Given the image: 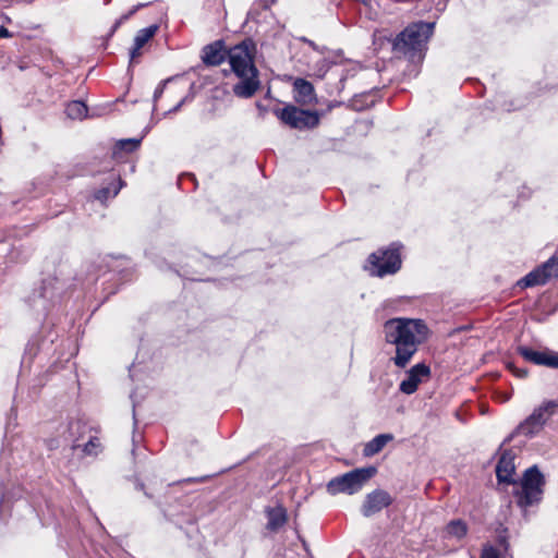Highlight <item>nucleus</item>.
Returning <instances> with one entry per match:
<instances>
[{
    "label": "nucleus",
    "instance_id": "c756f323",
    "mask_svg": "<svg viewBox=\"0 0 558 558\" xmlns=\"http://www.w3.org/2000/svg\"><path fill=\"white\" fill-rule=\"evenodd\" d=\"M192 99H193V94L190 93L184 98H182L181 101H179V104L177 106H174L172 109H170L168 111V113H175V112H178L184 104L191 101Z\"/></svg>",
    "mask_w": 558,
    "mask_h": 558
},
{
    "label": "nucleus",
    "instance_id": "5701e85b",
    "mask_svg": "<svg viewBox=\"0 0 558 558\" xmlns=\"http://www.w3.org/2000/svg\"><path fill=\"white\" fill-rule=\"evenodd\" d=\"M66 116L72 120H82L88 113L87 106L80 100H73L65 108Z\"/></svg>",
    "mask_w": 558,
    "mask_h": 558
},
{
    "label": "nucleus",
    "instance_id": "c9c22d12",
    "mask_svg": "<svg viewBox=\"0 0 558 558\" xmlns=\"http://www.w3.org/2000/svg\"><path fill=\"white\" fill-rule=\"evenodd\" d=\"M305 43H307L311 47H313L314 49H316V45L314 44V41L310 40V39H304Z\"/></svg>",
    "mask_w": 558,
    "mask_h": 558
},
{
    "label": "nucleus",
    "instance_id": "0eeeda50",
    "mask_svg": "<svg viewBox=\"0 0 558 558\" xmlns=\"http://www.w3.org/2000/svg\"><path fill=\"white\" fill-rule=\"evenodd\" d=\"M544 476L536 465L529 468L523 475L520 486L513 492L515 502L521 508L538 502L543 495Z\"/></svg>",
    "mask_w": 558,
    "mask_h": 558
},
{
    "label": "nucleus",
    "instance_id": "f3484780",
    "mask_svg": "<svg viewBox=\"0 0 558 558\" xmlns=\"http://www.w3.org/2000/svg\"><path fill=\"white\" fill-rule=\"evenodd\" d=\"M295 99L302 104H308L315 96V89L312 83L304 78H296L293 83Z\"/></svg>",
    "mask_w": 558,
    "mask_h": 558
},
{
    "label": "nucleus",
    "instance_id": "f704fd0d",
    "mask_svg": "<svg viewBox=\"0 0 558 558\" xmlns=\"http://www.w3.org/2000/svg\"><path fill=\"white\" fill-rule=\"evenodd\" d=\"M125 21H121V17L119 20L116 21V23L113 24L112 26V32H116L122 23H124Z\"/></svg>",
    "mask_w": 558,
    "mask_h": 558
},
{
    "label": "nucleus",
    "instance_id": "f03ea898",
    "mask_svg": "<svg viewBox=\"0 0 558 558\" xmlns=\"http://www.w3.org/2000/svg\"><path fill=\"white\" fill-rule=\"evenodd\" d=\"M256 45L246 38L228 49V62L239 82L232 86V93L238 98H252L260 88L259 71L255 65Z\"/></svg>",
    "mask_w": 558,
    "mask_h": 558
},
{
    "label": "nucleus",
    "instance_id": "473e14b6",
    "mask_svg": "<svg viewBox=\"0 0 558 558\" xmlns=\"http://www.w3.org/2000/svg\"><path fill=\"white\" fill-rule=\"evenodd\" d=\"M47 446H48V448L50 450H52V449L59 448L60 444H59V441L57 439H50V440L47 441Z\"/></svg>",
    "mask_w": 558,
    "mask_h": 558
},
{
    "label": "nucleus",
    "instance_id": "20e7f679",
    "mask_svg": "<svg viewBox=\"0 0 558 558\" xmlns=\"http://www.w3.org/2000/svg\"><path fill=\"white\" fill-rule=\"evenodd\" d=\"M400 242H392L387 247L378 248L368 256V271L372 276L384 278L397 274L402 266Z\"/></svg>",
    "mask_w": 558,
    "mask_h": 558
},
{
    "label": "nucleus",
    "instance_id": "aec40b11",
    "mask_svg": "<svg viewBox=\"0 0 558 558\" xmlns=\"http://www.w3.org/2000/svg\"><path fill=\"white\" fill-rule=\"evenodd\" d=\"M109 177L112 181H117L118 183L114 184L113 182H111L109 185L102 186L99 190H97L94 194V197L102 203L111 197L117 196V194L123 186V181L119 177H117L116 173H110Z\"/></svg>",
    "mask_w": 558,
    "mask_h": 558
},
{
    "label": "nucleus",
    "instance_id": "ddd939ff",
    "mask_svg": "<svg viewBox=\"0 0 558 558\" xmlns=\"http://www.w3.org/2000/svg\"><path fill=\"white\" fill-rule=\"evenodd\" d=\"M392 504V497L383 489H375L367 494L362 505L361 512L365 518H369Z\"/></svg>",
    "mask_w": 558,
    "mask_h": 558
},
{
    "label": "nucleus",
    "instance_id": "7ed1b4c3",
    "mask_svg": "<svg viewBox=\"0 0 558 558\" xmlns=\"http://www.w3.org/2000/svg\"><path fill=\"white\" fill-rule=\"evenodd\" d=\"M434 22H417L405 27L392 40V51L397 56H404L410 60L422 58L425 44L433 35Z\"/></svg>",
    "mask_w": 558,
    "mask_h": 558
},
{
    "label": "nucleus",
    "instance_id": "b1692460",
    "mask_svg": "<svg viewBox=\"0 0 558 558\" xmlns=\"http://www.w3.org/2000/svg\"><path fill=\"white\" fill-rule=\"evenodd\" d=\"M142 138H126L119 141L113 149L112 157L119 158L122 151L132 153L141 145Z\"/></svg>",
    "mask_w": 558,
    "mask_h": 558
},
{
    "label": "nucleus",
    "instance_id": "2eb2a0df",
    "mask_svg": "<svg viewBox=\"0 0 558 558\" xmlns=\"http://www.w3.org/2000/svg\"><path fill=\"white\" fill-rule=\"evenodd\" d=\"M514 456L511 450H504L496 465V475L499 482L512 483L514 473Z\"/></svg>",
    "mask_w": 558,
    "mask_h": 558
},
{
    "label": "nucleus",
    "instance_id": "f257e3e1",
    "mask_svg": "<svg viewBox=\"0 0 558 558\" xmlns=\"http://www.w3.org/2000/svg\"><path fill=\"white\" fill-rule=\"evenodd\" d=\"M383 329L386 343L395 345L396 354L391 361L399 368H404L410 363L429 335L425 322L415 318H390L384 323Z\"/></svg>",
    "mask_w": 558,
    "mask_h": 558
},
{
    "label": "nucleus",
    "instance_id": "7c9ffc66",
    "mask_svg": "<svg viewBox=\"0 0 558 558\" xmlns=\"http://www.w3.org/2000/svg\"><path fill=\"white\" fill-rule=\"evenodd\" d=\"M170 81V78L162 81L155 89L154 93V101L156 102L162 95L166 84Z\"/></svg>",
    "mask_w": 558,
    "mask_h": 558
},
{
    "label": "nucleus",
    "instance_id": "4be33fe9",
    "mask_svg": "<svg viewBox=\"0 0 558 558\" xmlns=\"http://www.w3.org/2000/svg\"><path fill=\"white\" fill-rule=\"evenodd\" d=\"M542 272L543 270H537V268L533 269L518 281V286L521 288H530L547 283L545 276Z\"/></svg>",
    "mask_w": 558,
    "mask_h": 558
},
{
    "label": "nucleus",
    "instance_id": "2f4dec72",
    "mask_svg": "<svg viewBox=\"0 0 558 558\" xmlns=\"http://www.w3.org/2000/svg\"><path fill=\"white\" fill-rule=\"evenodd\" d=\"M146 4L144 3H140L135 7H133L128 13L123 14L121 16V21H128L133 14H135L137 12V10H140L141 8H144Z\"/></svg>",
    "mask_w": 558,
    "mask_h": 558
},
{
    "label": "nucleus",
    "instance_id": "6e6552de",
    "mask_svg": "<svg viewBox=\"0 0 558 558\" xmlns=\"http://www.w3.org/2000/svg\"><path fill=\"white\" fill-rule=\"evenodd\" d=\"M276 114L284 124L292 129H313L319 123V114L317 111L304 110L292 105L277 110Z\"/></svg>",
    "mask_w": 558,
    "mask_h": 558
},
{
    "label": "nucleus",
    "instance_id": "1a4fd4ad",
    "mask_svg": "<svg viewBox=\"0 0 558 558\" xmlns=\"http://www.w3.org/2000/svg\"><path fill=\"white\" fill-rule=\"evenodd\" d=\"M276 114L284 124L292 129H313L319 123V114L317 111L304 110L292 105L277 110Z\"/></svg>",
    "mask_w": 558,
    "mask_h": 558
},
{
    "label": "nucleus",
    "instance_id": "72a5a7b5",
    "mask_svg": "<svg viewBox=\"0 0 558 558\" xmlns=\"http://www.w3.org/2000/svg\"><path fill=\"white\" fill-rule=\"evenodd\" d=\"M9 31L4 26H0V38L10 37Z\"/></svg>",
    "mask_w": 558,
    "mask_h": 558
},
{
    "label": "nucleus",
    "instance_id": "bb28decb",
    "mask_svg": "<svg viewBox=\"0 0 558 558\" xmlns=\"http://www.w3.org/2000/svg\"><path fill=\"white\" fill-rule=\"evenodd\" d=\"M102 447L100 440L95 437L90 436L88 441L83 446V452L85 456L89 457H96L99 452H101Z\"/></svg>",
    "mask_w": 558,
    "mask_h": 558
},
{
    "label": "nucleus",
    "instance_id": "cd10ccee",
    "mask_svg": "<svg viewBox=\"0 0 558 558\" xmlns=\"http://www.w3.org/2000/svg\"><path fill=\"white\" fill-rule=\"evenodd\" d=\"M481 558H500V553L496 547L485 545L482 549Z\"/></svg>",
    "mask_w": 558,
    "mask_h": 558
},
{
    "label": "nucleus",
    "instance_id": "423d86ee",
    "mask_svg": "<svg viewBox=\"0 0 558 558\" xmlns=\"http://www.w3.org/2000/svg\"><path fill=\"white\" fill-rule=\"evenodd\" d=\"M377 472L375 466L354 469L345 474L336 476L327 484V492L330 495L357 493L363 485L372 478Z\"/></svg>",
    "mask_w": 558,
    "mask_h": 558
},
{
    "label": "nucleus",
    "instance_id": "39448f33",
    "mask_svg": "<svg viewBox=\"0 0 558 558\" xmlns=\"http://www.w3.org/2000/svg\"><path fill=\"white\" fill-rule=\"evenodd\" d=\"M558 410V401L556 400H547L544 401L541 405L535 408L533 412L521 422L511 436L506 439L509 441L514 435H522L527 438H532L541 433L544 428L546 422L557 412Z\"/></svg>",
    "mask_w": 558,
    "mask_h": 558
},
{
    "label": "nucleus",
    "instance_id": "a211bd4d",
    "mask_svg": "<svg viewBox=\"0 0 558 558\" xmlns=\"http://www.w3.org/2000/svg\"><path fill=\"white\" fill-rule=\"evenodd\" d=\"M267 514V529L269 531H277L281 526H283L287 522L288 515L287 510L282 506H277L275 508H268L266 510Z\"/></svg>",
    "mask_w": 558,
    "mask_h": 558
},
{
    "label": "nucleus",
    "instance_id": "c85d7f7f",
    "mask_svg": "<svg viewBox=\"0 0 558 558\" xmlns=\"http://www.w3.org/2000/svg\"><path fill=\"white\" fill-rule=\"evenodd\" d=\"M508 369L512 372V374L519 378H525L527 377V369L526 368H519L513 363H509L507 365Z\"/></svg>",
    "mask_w": 558,
    "mask_h": 558
},
{
    "label": "nucleus",
    "instance_id": "412c9836",
    "mask_svg": "<svg viewBox=\"0 0 558 558\" xmlns=\"http://www.w3.org/2000/svg\"><path fill=\"white\" fill-rule=\"evenodd\" d=\"M87 426L81 420L71 421L68 426L70 436L72 437L71 449L76 450L81 447L78 440L85 435Z\"/></svg>",
    "mask_w": 558,
    "mask_h": 558
},
{
    "label": "nucleus",
    "instance_id": "393cba45",
    "mask_svg": "<svg viewBox=\"0 0 558 558\" xmlns=\"http://www.w3.org/2000/svg\"><path fill=\"white\" fill-rule=\"evenodd\" d=\"M537 270H543L546 281L548 282L551 278H558V256H551L541 266L536 267Z\"/></svg>",
    "mask_w": 558,
    "mask_h": 558
},
{
    "label": "nucleus",
    "instance_id": "a878e982",
    "mask_svg": "<svg viewBox=\"0 0 558 558\" xmlns=\"http://www.w3.org/2000/svg\"><path fill=\"white\" fill-rule=\"evenodd\" d=\"M468 526L462 520H452L447 524V533L457 538H462L466 535Z\"/></svg>",
    "mask_w": 558,
    "mask_h": 558
},
{
    "label": "nucleus",
    "instance_id": "f8f14e48",
    "mask_svg": "<svg viewBox=\"0 0 558 558\" xmlns=\"http://www.w3.org/2000/svg\"><path fill=\"white\" fill-rule=\"evenodd\" d=\"M429 377L430 367L427 364H415L405 373V378L400 383L399 390L405 395H413L418 386L428 380Z\"/></svg>",
    "mask_w": 558,
    "mask_h": 558
},
{
    "label": "nucleus",
    "instance_id": "e433bc0d",
    "mask_svg": "<svg viewBox=\"0 0 558 558\" xmlns=\"http://www.w3.org/2000/svg\"><path fill=\"white\" fill-rule=\"evenodd\" d=\"M136 488L140 489V490H144V484L143 483H137L136 484Z\"/></svg>",
    "mask_w": 558,
    "mask_h": 558
},
{
    "label": "nucleus",
    "instance_id": "6ab92c4d",
    "mask_svg": "<svg viewBox=\"0 0 558 558\" xmlns=\"http://www.w3.org/2000/svg\"><path fill=\"white\" fill-rule=\"evenodd\" d=\"M393 439L392 434H379L375 436L372 440L365 444L363 448L364 457H373L380 452L384 447Z\"/></svg>",
    "mask_w": 558,
    "mask_h": 558
},
{
    "label": "nucleus",
    "instance_id": "4468645a",
    "mask_svg": "<svg viewBox=\"0 0 558 558\" xmlns=\"http://www.w3.org/2000/svg\"><path fill=\"white\" fill-rule=\"evenodd\" d=\"M228 58L223 40H216L202 49V61L209 66L220 65Z\"/></svg>",
    "mask_w": 558,
    "mask_h": 558
},
{
    "label": "nucleus",
    "instance_id": "9d476101",
    "mask_svg": "<svg viewBox=\"0 0 558 558\" xmlns=\"http://www.w3.org/2000/svg\"><path fill=\"white\" fill-rule=\"evenodd\" d=\"M63 284L54 277L43 279L38 290L33 294L32 302L35 308L48 312L61 300Z\"/></svg>",
    "mask_w": 558,
    "mask_h": 558
},
{
    "label": "nucleus",
    "instance_id": "9b49d317",
    "mask_svg": "<svg viewBox=\"0 0 558 558\" xmlns=\"http://www.w3.org/2000/svg\"><path fill=\"white\" fill-rule=\"evenodd\" d=\"M517 351L525 361L530 363L558 369V352L556 351H553L548 348H545L542 351H537L525 345L518 347Z\"/></svg>",
    "mask_w": 558,
    "mask_h": 558
},
{
    "label": "nucleus",
    "instance_id": "dca6fc26",
    "mask_svg": "<svg viewBox=\"0 0 558 558\" xmlns=\"http://www.w3.org/2000/svg\"><path fill=\"white\" fill-rule=\"evenodd\" d=\"M158 25H150L136 33L134 45L130 49V61L134 62L142 53L141 49L156 35Z\"/></svg>",
    "mask_w": 558,
    "mask_h": 558
}]
</instances>
